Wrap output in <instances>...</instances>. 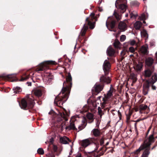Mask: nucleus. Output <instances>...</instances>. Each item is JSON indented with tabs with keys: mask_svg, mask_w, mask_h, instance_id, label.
I'll return each mask as SVG.
<instances>
[{
	"mask_svg": "<svg viewBox=\"0 0 157 157\" xmlns=\"http://www.w3.org/2000/svg\"><path fill=\"white\" fill-rule=\"evenodd\" d=\"M58 114L53 120L54 126L57 128H61V130H63L65 125V121H67L70 112H67L63 108L61 110H58Z\"/></svg>",
	"mask_w": 157,
	"mask_h": 157,
	"instance_id": "1",
	"label": "nucleus"
},
{
	"mask_svg": "<svg viewBox=\"0 0 157 157\" xmlns=\"http://www.w3.org/2000/svg\"><path fill=\"white\" fill-rule=\"evenodd\" d=\"M127 0H117L115 3L116 7L118 10V12H116L115 10L113 15L116 18L117 21L120 20L121 18V16L119 14V13H123L126 10L127 8Z\"/></svg>",
	"mask_w": 157,
	"mask_h": 157,
	"instance_id": "2",
	"label": "nucleus"
},
{
	"mask_svg": "<svg viewBox=\"0 0 157 157\" xmlns=\"http://www.w3.org/2000/svg\"><path fill=\"white\" fill-rule=\"evenodd\" d=\"M71 89H62L61 92L56 97L54 103L56 105L60 106L67 100Z\"/></svg>",
	"mask_w": 157,
	"mask_h": 157,
	"instance_id": "3",
	"label": "nucleus"
},
{
	"mask_svg": "<svg viewBox=\"0 0 157 157\" xmlns=\"http://www.w3.org/2000/svg\"><path fill=\"white\" fill-rule=\"evenodd\" d=\"M35 104L34 98L32 94H29L26 96V98L22 99L21 102H19V105L21 108L24 109H32Z\"/></svg>",
	"mask_w": 157,
	"mask_h": 157,
	"instance_id": "4",
	"label": "nucleus"
},
{
	"mask_svg": "<svg viewBox=\"0 0 157 157\" xmlns=\"http://www.w3.org/2000/svg\"><path fill=\"white\" fill-rule=\"evenodd\" d=\"M155 141L154 134L150 135L148 138L146 139L145 144V149L141 155V157H148L150 154V146Z\"/></svg>",
	"mask_w": 157,
	"mask_h": 157,
	"instance_id": "5",
	"label": "nucleus"
},
{
	"mask_svg": "<svg viewBox=\"0 0 157 157\" xmlns=\"http://www.w3.org/2000/svg\"><path fill=\"white\" fill-rule=\"evenodd\" d=\"M17 75V73H13L10 74L6 75L5 74H2L0 77L3 79H6L9 81L11 82L19 81H24L28 78V77H22L20 79H18L16 78V76Z\"/></svg>",
	"mask_w": 157,
	"mask_h": 157,
	"instance_id": "6",
	"label": "nucleus"
},
{
	"mask_svg": "<svg viewBox=\"0 0 157 157\" xmlns=\"http://www.w3.org/2000/svg\"><path fill=\"white\" fill-rule=\"evenodd\" d=\"M95 140V139L94 138H90L82 140L81 141L80 144L83 147L85 148L90 145L91 143H94L96 146L95 151H96L99 147V143L98 142L94 143Z\"/></svg>",
	"mask_w": 157,
	"mask_h": 157,
	"instance_id": "7",
	"label": "nucleus"
},
{
	"mask_svg": "<svg viewBox=\"0 0 157 157\" xmlns=\"http://www.w3.org/2000/svg\"><path fill=\"white\" fill-rule=\"evenodd\" d=\"M157 81V74L155 73L153 75L151 79L147 81L144 86H145L146 88H149L151 87V88H156V87L153 84Z\"/></svg>",
	"mask_w": 157,
	"mask_h": 157,
	"instance_id": "8",
	"label": "nucleus"
},
{
	"mask_svg": "<svg viewBox=\"0 0 157 157\" xmlns=\"http://www.w3.org/2000/svg\"><path fill=\"white\" fill-rule=\"evenodd\" d=\"M114 89H110L106 94H104V97L103 98V102L101 103V107L102 109L105 107V105L106 104V101L113 95V92Z\"/></svg>",
	"mask_w": 157,
	"mask_h": 157,
	"instance_id": "9",
	"label": "nucleus"
},
{
	"mask_svg": "<svg viewBox=\"0 0 157 157\" xmlns=\"http://www.w3.org/2000/svg\"><path fill=\"white\" fill-rule=\"evenodd\" d=\"M110 67V64L109 62L107 59L105 60L103 65V69L105 75L109 74Z\"/></svg>",
	"mask_w": 157,
	"mask_h": 157,
	"instance_id": "10",
	"label": "nucleus"
},
{
	"mask_svg": "<svg viewBox=\"0 0 157 157\" xmlns=\"http://www.w3.org/2000/svg\"><path fill=\"white\" fill-rule=\"evenodd\" d=\"M57 147L56 146L53 145H52V148L51 150V152L49 153L46 155L48 157H55L54 154H56V155L58 156L59 155L57 153Z\"/></svg>",
	"mask_w": 157,
	"mask_h": 157,
	"instance_id": "11",
	"label": "nucleus"
},
{
	"mask_svg": "<svg viewBox=\"0 0 157 157\" xmlns=\"http://www.w3.org/2000/svg\"><path fill=\"white\" fill-rule=\"evenodd\" d=\"M139 110L140 112L141 113H143V112L146 110V113H148L149 112V109L147 105L144 104H141L139 106Z\"/></svg>",
	"mask_w": 157,
	"mask_h": 157,
	"instance_id": "12",
	"label": "nucleus"
},
{
	"mask_svg": "<svg viewBox=\"0 0 157 157\" xmlns=\"http://www.w3.org/2000/svg\"><path fill=\"white\" fill-rule=\"evenodd\" d=\"M91 133L95 137H98L102 134V132L101 131L100 128H95L92 130Z\"/></svg>",
	"mask_w": 157,
	"mask_h": 157,
	"instance_id": "13",
	"label": "nucleus"
},
{
	"mask_svg": "<svg viewBox=\"0 0 157 157\" xmlns=\"http://www.w3.org/2000/svg\"><path fill=\"white\" fill-rule=\"evenodd\" d=\"M154 71V67L147 68L144 71V76L148 77L151 76Z\"/></svg>",
	"mask_w": 157,
	"mask_h": 157,
	"instance_id": "14",
	"label": "nucleus"
},
{
	"mask_svg": "<svg viewBox=\"0 0 157 157\" xmlns=\"http://www.w3.org/2000/svg\"><path fill=\"white\" fill-rule=\"evenodd\" d=\"M146 139L143 142V143L141 144L140 147L137 150H136L134 152V154L135 155H138L139 154L140 152V151L142 150H143L145 149V142H146Z\"/></svg>",
	"mask_w": 157,
	"mask_h": 157,
	"instance_id": "15",
	"label": "nucleus"
},
{
	"mask_svg": "<svg viewBox=\"0 0 157 157\" xmlns=\"http://www.w3.org/2000/svg\"><path fill=\"white\" fill-rule=\"evenodd\" d=\"M109 17L111 18V21H109V20L108 21V22L109 23L111 28L112 29L115 27L117 23V21L113 19V16L108 17V19Z\"/></svg>",
	"mask_w": 157,
	"mask_h": 157,
	"instance_id": "16",
	"label": "nucleus"
},
{
	"mask_svg": "<svg viewBox=\"0 0 157 157\" xmlns=\"http://www.w3.org/2000/svg\"><path fill=\"white\" fill-rule=\"evenodd\" d=\"M154 60L151 57H148L146 58L145 60V63L146 65L148 66L151 67H152L153 64L154 63Z\"/></svg>",
	"mask_w": 157,
	"mask_h": 157,
	"instance_id": "17",
	"label": "nucleus"
},
{
	"mask_svg": "<svg viewBox=\"0 0 157 157\" xmlns=\"http://www.w3.org/2000/svg\"><path fill=\"white\" fill-rule=\"evenodd\" d=\"M100 81L101 82L106 83V84H108L110 82L111 80L109 77L106 78L104 75H102L100 78Z\"/></svg>",
	"mask_w": 157,
	"mask_h": 157,
	"instance_id": "18",
	"label": "nucleus"
},
{
	"mask_svg": "<svg viewBox=\"0 0 157 157\" xmlns=\"http://www.w3.org/2000/svg\"><path fill=\"white\" fill-rule=\"evenodd\" d=\"M118 28L120 30L122 31H124L127 29V25L125 23L121 21L119 24Z\"/></svg>",
	"mask_w": 157,
	"mask_h": 157,
	"instance_id": "19",
	"label": "nucleus"
},
{
	"mask_svg": "<svg viewBox=\"0 0 157 157\" xmlns=\"http://www.w3.org/2000/svg\"><path fill=\"white\" fill-rule=\"evenodd\" d=\"M148 46L147 45H143L142 46L140 49V52L144 55H147L148 54L149 52L148 51Z\"/></svg>",
	"mask_w": 157,
	"mask_h": 157,
	"instance_id": "20",
	"label": "nucleus"
},
{
	"mask_svg": "<svg viewBox=\"0 0 157 157\" xmlns=\"http://www.w3.org/2000/svg\"><path fill=\"white\" fill-rule=\"evenodd\" d=\"M65 129L66 130L68 129L69 130H75L76 131L77 130V128H76L75 126L74 121L71 122L69 125L65 127Z\"/></svg>",
	"mask_w": 157,
	"mask_h": 157,
	"instance_id": "21",
	"label": "nucleus"
},
{
	"mask_svg": "<svg viewBox=\"0 0 157 157\" xmlns=\"http://www.w3.org/2000/svg\"><path fill=\"white\" fill-rule=\"evenodd\" d=\"M40 89H34L32 91V93L37 97H40L42 95V93Z\"/></svg>",
	"mask_w": 157,
	"mask_h": 157,
	"instance_id": "22",
	"label": "nucleus"
},
{
	"mask_svg": "<svg viewBox=\"0 0 157 157\" xmlns=\"http://www.w3.org/2000/svg\"><path fill=\"white\" fill-rule=\"evenodd\" d=\"M71 142V141L66 136L61 137L60 138V143L63 144H67L68 143L67 141Z\"/></svg>",
	"mask_w": 157,
	"mask_h": 157,
	"instance_id": "23",
	"label": "nucleus"
},
{
	"mask_svg": "<svg viewBox=\"0 0 157 157\" xmlns=\"http://www.w3.org/2000/svg\"><path fill=\"white\" fill-rule=\"evenodd\" d=\"M109 46L106 51L107 55L109 56H112L114 55L115 53V51L112 48L110 47Z\"/></svg>",
	"mask_w": 157,
	"mask_h": 157,
	"instance_id": "24",
	"label": "nucleus"
},
{
	"mask_svg": "<svg viewBox=\"0 0 157 157\" xmlns=\"http://www.w3.org/2000/svg\"><path fill=\"white\" fill-rule=\"evenodd\" d=\"M88 29V25H85V24H84L81 32V35L82 36H84L85 35L86 30Z\"/></svg>",
	"mask_w": 157,
	"mask_h": 157,
	"instance_id": "25",
	"label": "nucleus"
},
{
	"mask_svg": "<svg viewBox=\"0 0 157 157\" xmlns=\"http://www.w3.org/2000/svg\"><path fill=\"white\" fill-rule=\"evenodd\" d=\"M88 17L86 18L85 21H87L88 25L90 26V28L91 29H93L94 27L95 22H92L91 21L88 20Z\"/></svg>",
	"mask_w": 157,
	"mask_h": 157,
	"instance_id": "26",
	"label": "nucleus"
},
{
	"mask_svg": "<svg viewBox=\"0 0 157 157\" xmlns=\"http://www.w3.org/2000/svg\"><path fill=\"white\" fill-rule=\"evenodd\" d=\"M102 89H92L91 91L93 95H97L99 93Z\"/></svg>",
	"mask_w": 157,
	"mask_h": 157,
	"instance_id": "27",
	"label": "nucleus"
},
{
	"mask_svg": "<svg viewBox=\"0 0 157 157\" xmlns=\"http://www.w3.org/2000/svg\"><path fill=\"white\" fill-rule=\"evenodd\" d=\"M94 115L91 113H87L86 115L87 118L89 120L91 121L90 123H91L93 122L94 120Z\"/></svg>",
	"mask_w": 157,
	"mask_h": 157,
	"instance_id": "28",
	"label": "nucleus"
},
{
	"mask_svg": "<svg viewBox=\"0 0 157 157\" xmlns=\"http://www.w3.org/2000/svg\"><path fill=\"white\" fill-rule=\"evenodd\" d=\"M142 23L140 21H136L134 24L135 28L136 29H139L141 27Z\"/></svg>",
	"mask_w": 157,
	"mask_h": 157,
	"instance_id": "29",
	"label": "nucleus"
},
{
	"mask_svg": "<svg viewBox=\"0 0 157 157\" xmlns=\"http://www.w3.org/2000/svg\"><path fill=\"white\" fill-rule=\"evenodd\" d=\"M130 78L132 80V82H135L137 80L136 75L133 73H132L130 74Z\"/></svg>",
	"mask_w": 157,
	"mask_h": 157,
	"instance_id": "30",
	"label": "nucleus"
},
{
	"mask_svg": "<svg viewBox=\"0 0 157 157\" xmlns=\"http://www.w3.org/2000/svg\"><path fill=\"white\" fill-rule=\"evenodd\" d=\"M45 63L44 62H43L40 63V68L37 71L38 72L40 71H43L44 70V67L45 66Z\"/></svg>",
	"mask_w": 157,
	"mask_h": 157,
	"instance_id": "31",
	"label": "nucleus"
},
{
	"mask_svg": "<svg viewBox=\"0 0 157 157\" xmlns=\"http://www.w3.org/2000/svg\"><path fill=\"white\" fill-rule=\"evenodd\" d=\"M87 125V123L85 121H84L83 122V124H82L81 126H80L78 127V129L79 130H81L84 128Z\"/></svg>",
	"mask_w": 157,
	"mask_h": 157,
	"instance_id": "32",
	"label": "nucleus"
},
{
	"mask_svg": "<svg viewBox=\"0 0 157 157\" xmlns=\"http://www.w3.org/2000/svg\"><path fill=\"white\" fill-rule=\"evenodd\" d=\"M104 86L99 84L96 83L92 88H103Z\"/></svg>",
	"mask_w": 157,
	"mask_h": 157,
	"instance_id": "33",
	"label": "nucleus"
},
{
	"mask_svg": "<svg viewBox=\"0 0 157 157\" xmlns=\"http://www.w3.org/2000/svg\"><path fill=\"white\" fill-rule=\"evenodd\" d=\"M132 114V113L129 110L127 113H126V118L127 120L129 121L130 120L131 116Z\"/></svg>",
	"mask_w": 157,
	"mask_h": 157,
	"instance_id": "34",
	"label": "nucleus"
},
{
	"mask_svg": "<svg viewBox=\"0 0 157 157\" xmlns=\"http://www.w3.org/2000/svg\"><path fill=\"white\" fill-rule=\"evenodd\" d=\"M131 5L133 6H137L139 5V3L137 1H132L131 2Z\"/></svg>",
	"mask_w": 157,
	"mask_h": 157,
	"instance_id": "35",
	"label": "nucleus"
},
{
	"mask_svg": "<svg viewBox=\"0 0 157 157\" xmlns=\"http://www.w3.org/2000/svg\"><path fill=\"white\" fill-rule=\"evenodd\" d=\"M12 90L15 94H19L21 91V89H12Z\"/></svg>",
	"mask_w": 157,
	"mask_h": 157,
	"instance_id": "36",
	"label": "nucleus"
},
{
	"mask_svg": "<svg viewBox=\"0 0 157 157\" xmlns=\"http://www.w3.org/2000/svg\"><path fill=\"white\" fill-rule=\"evenodd\" d=\"M37 153L40 155H43L44 153V151L42 148H40L37 151Z\"/></svg>",
	"mask_w": 157,
	"mask_h": 157,
	"instance_id": "37",
	"label": "nucleus"
},
{
	"mask_svg": "<svg viewBox=\"0 0 157 157\" xmlns=\"http://www.w3.org/2000/svg\"><path fill=\"white\" fill-rule=\"evenodd\" d=\"M72 77L70 73L69 72L68 74V76L66 78V80L68 82H70L72 81Z\"/></svg>",
	"mask_w": 157,
	"mask_h": 157,
	"instance_id": "38",
	"label": "nucleus"
},
{
	"mask_svg": "<svg viewBox=\"0 0 157 157\" xmlns=\"http://www.w3.org/2000/svg\"><path fill=\"white\" fill-rule=\"evenodd\" d=\"M105 139V138L103 136H102L100 139L99 140V143L101 146H102L104 145L103 144H104Z\"/></svg>",
	"mask_w": 157,
	"mask_h": 157,
	"instance_id": "39",
	"label": "nucleus"
},
{
	"mask_svg": "<svg viewBox=\"0 0 157 157\" xmlns=\"http://www.w3.org/2000/svg\"><path fill=\"white\" fill-rule=\"evenodd\" d=\"M102 146H103L100 148V151H101L103 152L102 154V155H103L104 154V152H105L106 151L107 148H106V147H105V145H103Z\"/></svg>",
	"mask_w": 157,
	"mask_h": 157,
	"instance_id": "40",
	"label": "nucleus"
},
{
	"mask_svg": "<svg viewBox=\"0 0 157 157\" xmlns=\"http://www.w3.org/2000/svg\"><path fill=\"white\" fill-rule=\"evenodd\" d=\"M142 65L141 64H137L136 66V69L138 71H140L142 68Z\"/></svg>",
	"mask_w": 157,
	"mask_h": 157,
	"instance_id": "41",
	"label": "nucleus"
},
{
	"mask_svg": "<svg viewBox=\"0 0 157 157\" xmlns=\"http://www.w3.org/2000/svg\"><path fill=\"white\" fill-rule=\"evenodd\" d=\"M141 34L144 37L148 36V34L146 30H144L143 31L141 32Z\"/></svg>",
	"mask_w": 157,
	"mask_h": 157,
	"instance_id": "42",
	"label": "nucleus"
},
{
	"mask_svg": "<svg viewBox=\"0 0 157 157\" xmlns=\"http://www.w3.org/2000/svg\"><path fill=\"white\" fill-rule=\"evenodd\" d=\"M126 38L125 35H122L120 36V40L121 42H123L125 40Z\"/></svg>",
	"mask_w": 157,
	"mask_h": 157,
	"instance_id": "43",
	"label": "nucleus"
},
{
	"mask_svg": "<svg viewBox=\"0 0 157 157\" xmlns=\"http://www.w3.org/2000/svg\"><path fill=\"white\" fill-rule=\"evenodd\" d=\"M98 114H99V115H100V117H101L102 114H103V113H102V112L101 109V108L100 107H98Z\"/></svg>",
	"mask_w": 157,
	"mask_h": 157,
	"instance_id": "44",
	"label": "nucleus"
},
{
	"mask_svg": "<svg viewBox=\"0 0 157 157\" xmlns=\"http://www.w3.org/2000/svg\"><path fill=\"white\" fill-rule=\"evenodd\" d=\"M120 42L119 41L115 42L113 43V45L116 48H118L119 47V45Z\"/></svg>",
	"mask_w": 157,
	"mask_h": 157,
	"instance_id": "45",
	"label": "nucleus"
},
{
	"mask_svg": "<svg viewBox=\"0 0 157 157\" xmlns=\"http://www.w3.org/2000/svg\"><path fill=\"white\" fill-rule=\"evenodd\" d=\"M72 83L71 81L69 82V83L68 84V88L66 87H64L63 86L62 87V88H71L72 87Z\"/></svg>",
	"mask_w": 157,
	"mask_h": 157,
	"instance_id": "46",
	"label": "nucleus"
},
{
	"mask_svg": "<svg viewBox=\"0 0 157 157\" xmlns=\"http://www.w3.org/2000/svg\"><path fill=\"white\" fill-rule=\"evenodd\" d=\"M100 124V121L98 120H97L96 122V128H99V126Z\"/></svg>",
	"mask_w": 157,
	"mask_h": 157,
	"instance_id": "47",
	"label": "nucleus"
},
{
	"mask_svg": "<svg viewBox=\"0 0 157 157\" xmlns=\"http://www.w3.org/2000/svg\"><path fill=\"white\" fill-rule=\"evenodd\" d=\"M145 19V15L144 13H142L140 17V20H143Z\"/></svg>",
	"mask_w": 157,
	"mask_h": 157,
	"instance_id": "48",
	"label": "nucleus"
},
{
	"mask_svg": "<svg viewBox=\"0 0 157 157\" xmlns=\"http://www.w3.org/2000/svg\"><path fill=\"white\" fill-rule=\"evenodd\" d=\"M148 92V89H143V93L144 95H146Z\"/></svg>",
	"mask_w": 157,
	"mask_h": 157,
	"instance_id": "49",
	"label": "nucleus"
},
{
	"mask_svg": "<svg viewBox=\"0 0 157 157\" xmlns=\"http://www.w3.org/2000/svg\"><path fill=\"white\" fill-rule=\"evenodd\" d=\"M129 51L132 53H133L135 51V50L134 48L132 47H129Z\"/></svg>",
	"mask_w": 157,
	"mask_h": 157,
	"instance_id": "50",
	"label": "nucleus"
},
{
	"mask_svg": "<svg viewBox=\"0 0 157 157\" xmlns=\"http://www.w3.org/2000/svg\"><path fill=\"white\" fill-rule=\"evenodd\" d=\"M47 64H54L55 61L52 60L47 61H45Z\"/></svg>",
	"mask_w": 157,
	"mask_h": 157,
	"instance_id": "51",
	"label": "nucleus"
},
{
	"mask_svg": "<svg viewBox=\"0 0 157 157\" xmlns=\"http://www.w3.org/2000/svg\"><path fill=\"white\" fill-rule=\"evenodd\" d=\"M130 44L132 45H134L136 43V41L134 40H130Z\"/></svg>",
	"mask_w": 157,
	"mask_h": 157,
	"instance_id": "52",
	"label": "nucleus"
},
{
	"mask_svg": "<svg viewBox=\"0 0 157 157\" xmlns=\"http://www.w3.org/2000/svg\"><path fill=\"white\" fill-rule=\"evenodd\" d=\"M134 125L135 130L136 132V133L137 135L138 134V132L137 131V126H136V123H135Z\"/></svg>",
	"mask_w": 157,
	"mask_h": 157,
	"instance_id": "53",
	"label": "nucleus"
},
{
	"mask_svg": "<svg viewBox=\"0 0 157 157\" xmlns=\"http://www.w3.org/2000/svg\"><path fill=\"white\" fill-rule=\"evenodd\" d=\"M49 114V115H55L56 114L55 112L52 110H51L48 113Z\"/></svg>",
	"mask_w": 157,
	"mask_h": 157,
	"instance_id": "54",
	"label": "nucleus"
},
{
	"mask_svg": "<svg viewBox=\"0 0 157 157\" xmlns=\"http://www.w3.org/2000/svg\"><path fill=\"white\" fill-rule=\"evenodd\" d=\"M118 114L120 119H121V114L119 111H118Z\"/></svg>",
	"mask_w": 157,
	"mask_h": 157,
	"instance_id": "55",
	"label": "nucleus"
},
{
	"mask_svg": "<svg viewBox=\"0 0 157 157\" xmlns=\"http://www.w3.org/2000/svg\"><path fill=\"white\" fill-rule=\"evenodd\" d=\"M143 101H144V99L142 98H141L139 100L138 102H139V103L140 104V103H142V102H143Z\"/></svg>",
	"mask_w": 157,
	"mask_h": 157,
	"instance_id": "56",
	"label": "nucleus"
},
{
	"mask_svg": "<svg viewBox=\"0 0 157 157\" xmlns=\"http://www.w3.org/2000/svg\"><path fill=\"white\" fill-rule=\"evenodd\" d=\"M143 120V119H138L136 121H132L135 122H136L135 123H136L137 124V122H139L140 121L142 120Z\"/></svg>",
	"mask_w": 157,
	"mask_h": 157,
	"instance_id": "57",
	"label": "nucleus"
},
{
	"mask_svg": "<svg viewBox=\"0 0 157 157\" xmlns=\"http://www.w3.org/2000/svg\"><path fill=\"white\" fill-rule=\"evenodd\" d=\"M130 17L131 18H132L133 17L134 14H133L132 12H131V13H130Z\"/></svg>",
	"mask_w": 157,
	"mask_h": 157,
	"instance_id": "58",
	"label": "nucleus"
},
{
	"mask_svg": "<svg viewBox=\"0 0 157 157\" xmlns=\"http://www.w3.org/2000/svg\"><path fill=\"white\" fill-rule=\"evenodd\" d=\"M90 16L92 18H94V17L95 14L94 13H92L90 14Z\"/></svg>",
	"mask_w": 157,
	"mask_h": 157,
	"instance_id": "59",
	"label": "nucleus"
},
{
	"mask_svg": "<svg viewBox=\"0 0 157 157\" xmlns=\"http://www.w3.org/2000/svg\"><path fill=\"white\" fill-rule=\"evenodd\" d=\"M8 89H2V90H1V91H4V92H8V91H7V90Z\"/></svg>",
	"mask_w": 157,
	"mask_h": 157,
	"instance_id": "60",
	"label": "nucleus"
},
{
	"mask_svg": "<svg viewBox=\"0 0 157 157\" xmlns=\"http://www.w3.org/2000/svg\"><path fill=\"white\" fill-rule=\"evenodd\" d=\"M26 84L29 86H31L32 85V83L31 82H27L26 83Z\"/></svg>",
	"mask_w": 157,
	"mask_h": 157,
	"instance_id": "61",
	"label": "nucleus"
},
{
	"mask_svg": "<svg viewBox=\"0 0 157 157\" xmlns=\"http://www.w3.org/2000/svg\"><path fill=\"white\" fill-rule=\"evenodd\" d=\"M106 26L107 27V28L109 29V30L110 31H113L112 30H111V29H109L108 28V24H107V22L106 21Z\"/></svg>",
	"mask_w": 157,
	"mask_h": 157,
	"instance_id": "62",
	"label": "nucleus"
},
{
	"mask_svg": "<svg viewBox=\"0 0 157 157\" xmlns=\"http://www.w3.org/2000/svg\"><path fill=\"white\" fill-rule=\"evenodd\" d=\"M157 146V144L156 145H154L151 148V150H153L156 147V146Z\"/></svg>",
	"mask_w": 157,
	"mask_h": 157,
	"instance_id": "63",
	"label": "nucleus"
},
{
	"mask_svg": "<svg viewBox=\"0 0 157 157\" xmlns=\"http://www.w3.org/2000/svg\"><path fill=\"white\" fill-rule=\"evenodd\" d=\"M138 16L137 14L136 13V14H134L133 17H134L135 18H136Z\"/></svg>",
	"mask_w": 157,
	"mask_h": 157,
	"instance_id": "64",
	"label": "nucleus"
}]
</instances>
